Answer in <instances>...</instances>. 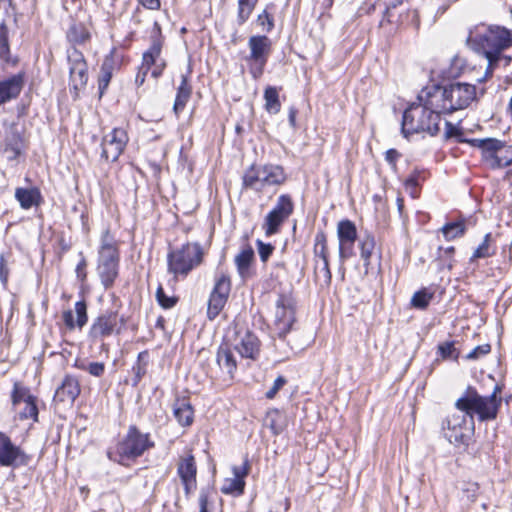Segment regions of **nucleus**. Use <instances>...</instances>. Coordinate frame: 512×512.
<instances>
[{"mask_svg":"<svg viewBox=\"0 0 512 512\" xmlns=\"http://www.w3.org/2000/svg\"><path fill=\"white\" fill-rule=\"evenodd\" d=\"M466 45L487 60L484 76L479 81L491 78L500 66L507 67L512 57L504 51L512 46V31L495 24H479L469 30Z\"/></svg>","mask_w":512,"mask_h":512,"instance_id":"f257e3e1","label":"nucleus"},{"mask_svg":"<svg viewBox=\"0 0 512 512\" xmlns=\"http://www.w3.org/2000/svg\"><path fill=\"white\" fill-rule=\"evenodd\" d=\"M155 447L150 433H143L136 425H130L126 434L115 444L108 448L107 457L109 460L129 467L145 452Z\"/></svg>","mask_w":512,"mask_h":512,"instance_id":"f03ea898","label":"nucleus"},{"mask_svg":"<svg viewBox=\"0 0 512 512\" xmlns=\"http://www.w3.org/2000/svg\"><path fill=\"white\" fill-rule=\"evenodd\" d=\"M502 386L496 384L489 396H481L476 388L468 386L463 395L456 401V408L468 416L477 415L480 421L496 419L502 398L498 396Z\"/></svg>","mask_w":512,"mask_h":512,"instance_id":"7ed1b4c3","label":"nucleus"},{"mask_svg":"<svg viewBox=\"0 0 512 512\" xmlns=\"http://www.w3.org/2000/svg\"><path fill=\"white\" fill-rule=\"evenodd\" d=\"M441 116L428 110L420 101L412 102L403 112L401 133L404 138L412 134L427 133L436 136L440 131Z\"/></svg>","mask_w":512,"mask_h":512,"instance_id":"20e7f679","label":"nucleus"},{"mask_svg":"<svg viewBox=\"0 0 512 512\" xmlns=\"http://www.w3.org/2000/svg\"><path fill=\"white\" fill-rule=\"evenodd\" d=\"M204 251L200 243L187 242L167 254V269L175 278H185L203 261Z\"/></svg>","mask_w":512,"mask_h":512,"instance_id":"39448f33","label":"nucleus"},{"mask_svg":"<svg viewBox=\"0 0 512 512\" xmlns=\"http://www.w3.org/2000/svg\"><path fill=\"white\" fill-rule=\"evenodd\" d=\"M473 432V417L468 416L465 412L452 414L443 423L444 437L455 446L468 445Z\"/></svg>","mask_w":512,"mask_h":512,"instance_id":"423d86ee","label":"nucleus"},{"mask_svg":"<svg viewBox=\"0 0 512 512\" xmlns=\"http://www.w3.org/2000/svg\"><path fill=\"white\" fill-rule=\"evenodd\" d=\"M272 42L266 35H253L248 40L250 54L247 60L250 64V74L254 79H258L264 72L267 64Z\"/></svg>","mask_w":512,"mask_h":512,"instance_id":"0eeeda50","label":"nucleus"},{"mask_svg":"<svg viewBox=\"0 0 512 512\" xmlns=\"http://www.w3.org/2000/svg\"><path fill=\"white\" fill-rule=\"evenodd\" d=\"M294 203L289 194H281L276 204L264 219L263 229L266 236H272L280 231L284 222L293 214Z\"/></svg>","mask_w":512,"mask_h":512,"instance_id":"6e6552de","label":"nucleus"},{"mask_svg":"<svg viewBox=\"0 0 512 512\" xmlns=\"http://www.w3.org/2000/svg\"><path fill=\"white\" fill-rule=\"evenodd\" d=\"M295 301L288 294H280L276 301L275 333L280 339H284L291 331L295 322Z\"/></svg>","mask_w":512,"mask_h":512,"instance_id":"1a4fd4ad","label":"nucleus"},{"mask_svg":"<svg viewBox=\"0 0 512 512\" xmlns=\"http://www.w3.org/2000/svg\"><path fill=\"white\" fill-rule=\"evenodd\" d=\"M231 292V279L226 273L215 275L214 287L209 295L207 317L214 320L225 307Z\"/></svg>","mask_w":512,"mask_h":512,"instance_id":"9d476101","label":"nucleus"},{"mask_svg":"<svg viewBox=\"0 0 512 512\" xmlns=\"http://www.w3.org/2000/svg\"><path fill=\"white\" fill-rule=\"evenodd\" d=\"M123 324V317H119L118 313L115 311L108 310L94 319L88 335L94 341L102 340L105 337L111 336L113 333L118 335L121 333Z\"/></svg>","mask_w":512,"mask_h":512,"instance_id":"9b49d317","label":"nucleus"},{"mask_svg":"<svg viewBox=\"0 0 512 512\" xmlns=\"http://www.w3.org/2000/svg\"><path fill=\"white\" fill-rule=\"evenodd\" d=\"M420 101L428 110L441 116L442 113L449 114L448 112V94L447 87L441 85H432L425 87L417 96Z\"/></svg>","mask_w":512,"mask_h":512,"instance_id":"f8f14e48","label":"nucleus"},{"mask_svg":"<svg viewBox=\"0 0 512 512\" xmlns=\"http://www.w3.org/2000/svg\"><path fill=\"white\" fill-rule=\"evenodd\" d=\"M446 87L449 113L468 107L476 98V87L474 85L456 82Z\"/></svg>","mask_w":512,"mask_h":512,"instance_id":"ddd939ff","label":"nucleus"},{"mask_svg":"<svg viewBox=\"0 0 512 512\" xmlns=\"http://www.w3.org/2000/svg\"><path fill=\"white\" fill-rule=\"evenodd\" d=\"M30 457L18 446L14 445L11 439L0 432V465L4 467L26 466Z\"/></svg>","mask_w":512,"mask_h":512,"instance_id":"4468645a","label":"nucleus"},{"mask_svg":"<svg viewBox=\"0 0 512 512\" xmlns=\"http://www.w3.org/2000/svg\"><path fill=\"white\" fill-rule=\"evenodd\" d=\"M120 252L98 253L97 272L105 289L113 286L119 273Z\"/></svg>","mask_w":512,"mask_h":512,"instance_id":"2eb2a0df","label":"nucleus"},{"mask_svg":"<svg viewBox=\"0 0 512 512\" xmlns=\"http://www.w3.org/2000/svg\"><path fill=\"white\" fill-rule=\"evenodd\" d=\"M128 140V134L125 129L114 128L103 138L101 157L111 162L117 161L123 153Z\"/></svg>","mask_w":512,"mask_h":512,"instance_id":"dca6fc26","label":"nucleus"},{"mask_svg":"<svg viewBox=\"0 0 512 512\" xmlns=\"http://www.w3.org/2000/svg\"><path fill=\"white\" fill-rule=\"evenodd\" d=\"M233 348L242 358L255 360L260 352L258 337L248 329H239L235 332Z\"/></svg>","mask_w":512,"mask_h":512,"instance_id":"f3484780","label":"nucleus"},{"mask_svg":"<svg viewBox=\"0 0 512 512\" xmlns=\"http://www.w3.org/2000/svg\"><path fill=\"white\" fill-rule=\"evenodd\" d=\"M337 235L339 239V257L342 261L354 255L353 245L358 239L355 224L350 220H342L338 223Z\"/></svg>","mask_w":512,"mask_h":512,"instance_id":"a211bd4d","label":"nucleus"},{"mask_svg":"<svg viewBox=\"0 0 512 512\" xmlns=\"http://www.w3.org/2000/svg\"><path fill=\"white\" fill-rule=\"evenodd\" d=\"M177 474L184 486L185 494L188 496L193 490L196 489V474L197 467L194 456L189 454L181 459L177 467Z\"/></svg>","mask_w":512,"mask_h":512,"instance_id":"6ab92c4d","label":"nucleus"},{"mask_svg":"<svg viewBox=\"0 0 512 512\" xmlns=\"http://www.w3.org/2000/svg\"><path fill=\"white\" fill-rule=\"evenodd\" d=\"M24 86V76L21 73L11 75L0 81V106L16 99Z\"/></svg>","mask_w":512,"mask_h":512,"instance_id":"aec40b11","label":"nucleus"},{"mask_svg":"<svg viewBox=\"0 0 512 512\" xmlns=\"http://www.w3.org/2000/svg\"><path fill=\"white\" fill-rule=\"evenodd\" d=\"M24 150V139L22 133L11 127L5 134L3 152L8 161L16 160Z\"/></svg>","mask_w":512,"mask_h":512,"instance_id":"412c9836","label":"nucleus"},{"mask_svg":"<svg viewBox=\"0 0 512 512\" xmlns=\"http://www.w3.org/2000/svg\"><path fill=\"white\" fill-rule=\"evenodd\" d=\"M79 394L80 385L78 380L71 375H67L61 385L56 389L54 401L64 404H73Z\"/></svg>","mask_w":512,"mask_h":512,"instance_id":"4be33fe9","label":"nucleus"},{"mask_svg":"<svg viewBox=\"0 0 512 512\" xmlns=\"http://www.w3.org/2000/svg\"><path fill=\"white\" fill-rule=\"evenodd\" d=\"M216 361L222 372L226 373L229 379H233L237 360L232 345L228 342L222 343L217 350Z\"/></svg>","mask_w":512,"mask_h":512,"instance_id":"5701e85b","label":"nucleus"},{"mask_svg":"<svg viewBox=\"0 0 512 512\" xmlns=\"http://www.w3.org/2000/svg\"><path fill=\"white\" fill-rule=\"evenodd\" d=\"M76 320H74L72 310H65L62 313L63 322L68 330H73L76 327L82 329L88 321L87 304L84 300L75 303Z\"/></svg>","mask_w":512,"mask_h":512,"instance_id":"b1692460","label":"nucleus"},{"mask_svg":"<svg viewBox=\"0 0 512 512\" xmlns=\"http://www.w3.org/2000/svg\"><path fill=\"white\" fill-rule=\"evenodd\" d=\"M15 199L24 210H28L32 207H39L43 203V196L38 187L16 188Z\"/></svg>","mask_w":512,"mask_h":512,"instance_id":"393cba45","label":"nucleus"},{"mask_svg":"<svg viewBox=\"0 0 512 512\" xmlns=\"http://www.w3.org/2000/svg\"><path fill=\"white\" fill-rule=\"evenodd\" d=\"M157 31L151 35V45L147 51L143 53L142 57V69L149 71L151 67L156 64L162 50V39L160 27L155 23Z\"/></svg>","mask_w":512,"mask_h":512,"instance_id":"a878e982","label":"nucleus"},{"mask_svg":"<svg viewBox=\"0 0 512 512\" xmlns=\"http://www.w3.org/2000/svg\"><path fill=\"white\" fill-rule=\"evenodd\" d=\"M191 68H188L186 74L181 75V82L177 88L176 97L173 105V111L178 116L185 108L192 95V86L189 83Z\"/></svg>","mask_w":512,"mask_h":512,"instance_id":"bb28decb","label":"nucleus"},{"mask_svg":"<svg viewBox=\"0 0 512 512\" xmlns=\"http://www.w3.org/2000/svg\"><path fill=\"white\" fill-rule=\"evenodd\" d=\"M116 66L117 62L114 58V53L112 51L109 55H107L104 58L100 68V75L98 78V92L100 98L104 95L105 91L107 90Z\"/></svg>","mask_w":512,"mask_h":512,"instance_id":"cd10ccee","label":"nucleus"},{"mask_svg":"<svg viewBox=\"0 0 512 512\" xmlns=\"http://www.w3.org/2000/svg\"><path fill=\"white\" fill-rule=\"evenodd\" d=\"M173 414L181 426H190L194 419V410L186 398H177L173 405Z\"/></svg>","mask_w":512,"mask_h":512,"instance_id":"c85d7f7f","label":"nucleus"},{"mask_svg":"<svg viewBox=\"0 0 512 512\" xmlns=\"http://www.w3.org/2000/svg\"><path fill=\"white\" fill-rule=\"evenodd\" d=\"M70 86L74 90L75 96L78 95V91L85 87L88 82V65L82 64L78 66L69 67Z\"/></svg>","mask_w":512,"mask_h":512,"instance_id":"c756f323","label":"nucleus"},{"mask_svg":"<svg viewBox=\"0 0 512 512\" xmlns=\"http://www.w3.org/2000/svg\"><path fill=\"white\" fill-rule=\"evenodd\" d=\"M149 362V352L147 350L141 351L137 360L132 366L131 372L133 374L131 378L132 387H137L144 375L147 372V366Z\"/></svg>","mask_w":512,"mask_h":512,"instance_id":"7c9ffc66","label":"nucleus"},{"mask_svg":"<svg viewBox=\"0 0 512 512\" xmlns=\"http://www.w3.org/2000/svg\"><path fill=\"white\" fill-rule=\"evenodd\" d=\"M358 244L360 247V255L364 261L365 273H368V267L370 264V258L375 248L374 236L370 233H365L358 238Z\"/></svg>","mask_w":512,"mask_h":512,"instance_id":"2f4dec72","label":"nucleus"},{"mask_svg":"<svg viewBox=\"0 0 512 512\" xmlns=\"http://www.w3.org/2000/svg\"><path fill=\"white\" fill-rule=\"evenodd\" d=\"M263 172L267 174L266 184L269 186L281 185L287 178L283 167L280 165L265 164L263 165Z\"/></svg>","mask_w":512,"mask_h":512,"instance_id":"473e14b6","label":"nucleus"},{"mask_svg":"<svg viewBox=\"0 0 512 512\" xmlns=\"http://www.w3.org/2000/svg\"><path fill=\"white\" fill-rule=\"evenodd\" d=\"M265 110L270 114H277L281 110L278 89L267 86L264 90Z\"/></svg>","mask_w":512,"mask_h":512,"instance_id":"72a5a7b5","label":"nucleus"},{"mask_svg":"<svg viewBox=\"0 0 512 512\" xmlns=\"http://www.w3.org/2000/svg\"><path fill=\"white\" fill-rule=\"evenodd\" d=\"M254 259V250L251 247L243 249L236 257L235 264L239 275L244 278L248 272L250 265Z\"/></svg>","mask_w":512,"mask_h":512,"instance_id":"f704fd0d","label":"nucleus"},{"mask_svg":"<svg viewBox=\"0 0 512 512\" xmlns=\"http://www.w3.org/2000/svg\"><path fill=\"white\" fill-rule=\"evenodd\" d=\"M315 260L325 262L328 260L327 237L324 231L320 230L316 233L313 247Z\"/></svg>","mask_w":512,"mask_h":512,"instance_id":"c9c22d12","label":"nucleus"},{"mask_svg":"<svg viewBox=\"0 0 512 512\" xmlns=\"http://www.w3.org/2000/svg\"><path fill=\"white\" fill-rule=\"evenodd\" d=\"M433 296V292H430L427 288H422L413 294L410 304L416 309L424 310L429 306Z\"/></svg>","mask_w":512,"mask_h":512,"instance_id":"e433bc0d","label":"nucleus"},{"mask_svg":"<svg viewBox=\"0 0 512 512\" xmlns=\"http://www.w3.org/2000/svg\"><path fill=\"white\" fill-rule=\"evenodd\" d=\"M90 37L89 32L83 24H73L67 31V39L73 44H82Z\"/></svg>","mask_w":512,"mask_h":512,"instance_id":"4c0bfd02","label":"nucleus"},{"mask_svg":"<svg viewBox=\"0 0 512 512\" xmlns=\"http://www.w3.org/2000/svg\"><path fill=\"white\" fill-rule=\"evenodd\" d=\"M245 480L236 478L225 479L221 492L226 495L240 496L244 493Z\"/></svg>","mask_w":512,"mask_h":512,"instance_id":"58836bf2","label":"nucleus"},{"mask_svg":"<svg viewBox=\"0 0 512 512\" xmlns=\"http://www.w3.org/2000/svg\"><path fill=\"white\" fill-rule=\"evenodd\" d=\"M243 187L261 191L258 166L251 165L243 175Z\"/></svg>","mask_w":512,"mask_h":512,"instance_id":"ea45409f","label":"nucleus"},{"mask_svg":"<svg viewBox=\"0 0 512 512\" xmlns=\"http://www.w3.org/2000/svg\"><path fill=\"white\" fill-rule=\"evenodd\" d=\"M437 354L443 360L458 361L460 351L455 347V341H446L438 344Z\"/></svg>","mask_w":512,"mask_h":512,"instance_id":"a19ab883","label":"nucleus"},{"mask_svg":"<svg viewBox=\"0 0 512 512\" xmlns=\"http://www.w3.org/2000/svg\"><path fill=\"white\" fill-rule=\"evenodd\" d=\"M258 0H238L237 23L243 25L251 16Z\"/></svg>","mask_w":512,"mask_h":512,"instance_id":"79ce46f5","label":"nucleus"},{"mask_svg":"<svg viewBox=\"0 0 512 512\" xmlns=\"http://www.w3.org/2000/svg\"><path fill=\"white\" fill-rule=\"evenodd\" d=\"M491 233H487L484 236L482 243L475 249L470 261L473 262L475 259L488 258L495 254V248L491 247Z\"/></svg>","mask_w":512,"mask_h":512,"instance_id":"37998d69","label":"nucleus"},{"mask_svg":"<svg viewBox=\"0 0 512 512\" xmlns=\"http://www.w3.org/2000/svg\"><path fill=\"white\" fill-rule=\"evenodd\" d=\"M465 222L464 221H455L446 223L442 228V233L446 240H452L457 237H460L465 232Z\"/></svg>","mask_w":512,"mask_h":512,"instance_id":"c03bdc74","label":"nucleus"},{"mask_svg":"<svg viewBox=\"0 0 512 512\" xmlns=\"http://www.w3.org/2000/svg\"><path fill=\"white\" fill-rule=\"evenodd\" d=\"M315 277L321 286H329L331 283V271L329 268V261L318 262L315 260Z\"/></svg>","mask_w":512,"mask_h":512,"instance_id":"a18cd8bd","label":"nucleus"},{"mask_svg":"<svg viewBox=\"0 0 512 512\" xmlns=\"http://www.w3.org/2000/svg\"><path fill=\"white\" fill-rule=\"evenodd\" d=\"M36 401L37 399L35 396H27V398H25V406L19 412L20 419L38 420V407Z\"/></svg>","mask_w":512,"mask_h":512,"instance_id":"49530a36","label":"nucleus"},{"mask_svg":"<svg viewBox=\"0 0 512 512\" xmlns=\"http://www.w3.org/2000/svg\"><path fill=\"white\" fill-rule=\"evenodd\" d=\"M0 59L5 62L10 60L8 29L3 23L0 24Z\"/></svg>","mask_w":512,"mask_h":512,"instance_id":"de8ad7c7","label":"nucleus"},{"mask_svg":"<svg viewBox=\"0 0 512 512\" xmlns=\"http://www.w3.org/2000/svg\"><path fill=\"white\" fill-rule=\"evenodd\" d=\"M156 300L163 309H171L177 304L178 297L175 295H167L163 287L159 285L156 290Z\"/></svg>","mask_w":512,"mask_h":512,"instance_id":"09e8293b","label":"nucleus"},{"mask_svg":"<svg viewBox=\"0 0 512 512\" xmlns=\"http://www.w3.org/2000/svg\"><path fill=\"white\" fill-rule=\"evenodd\" d=\"M114 251H119L118 244L114 237L110 234V231L107 229L101 235V244L98 253Z\"/></svg>","mask_w":512,"mask_h":512,"instance_id":"8fccbe9b","label":"nucleus"},{"mask_svg":"<svg viewBox=\"0 0 512 512\" xmlns=\"http://www.w3.org/2000/svg\"><path fill=\"white\" fill-rule=\"evenodd\" d=\"M506 147V143L497 138H484L483 145L481 147V152H492L498 153L502 149Z\"/></svg>","mask_w":512,"mask_h":512,"instance_id":"3c124183","label":"nucleus"},{"mask_svg":"<svg viewBox=\"0 0 512 512\" xmlns=\"http://www.w3.org/2000/svg\"><path fill=\"white\" fill-rule=\"evenodd\" d=\"M257 24L262 27V30L269 33L274 28V18L268 13L265 9L262 13H260L257 17Z\"/></svg>","mask_w":512,"mask_h":512,"instance_id":"603ef678","label":"nucleus"},{"mask_svg":"<svg viewBox=\"0 0 512 512\" xmlns=\"http://www.w3.org/2000/svg\"><path fill=\"white\" fill-rule=\"evenodd\" d=\"M27 396H32L29 393V390L27 388L15 383L14 387H13L12 394H11L13 405L16 406V405L20 404L21 402L25 403V398H27Z\"/></svg>","mask_w":512,"mask_h":512,"instance_id":"864d4df0","label":"nucleus"},{"mask_svg":"<svg viewBox=\"0 0 512 512\" xmlns=\"http://www.w3.org/2000/svg\"><path fill=\"white\" fill-rule=\"evenodd\" d=\"M67 60L69 67L86 64L83 53L75 47H71L67 50Z\"/></svg>","mask_w":512,"mask_h":512,"instance_id":"5fc2aeb1","label":"nucleus"},{"mask_svg":"<svg viewBox=\"0 0 512 512\" xmlns=\"http://www.w3.org/2000/svg\"><path fill=\"white\" fill-rule=\"evenodd\" d=\"M491 352V345L486 343L482 345L476 346L474 349H472L465 358L467 360H478L481 357L489 354Z\"/></svg>","mask_w":512,"mask_h":512,"instance_id":"6e6d98bb","label":"nucleus"},{"mask_svg":"<svg viewBox=\"0 0 512 512\" xmlns=\"http://www.w3.org/2000/svg\"><path fill=\"white\" fill-rule=\"evenodd\" d=\"M259 257L262 262H266L274 251V246L271 243H265L261 240L256 241Z\"/></svg>","mask_w":512,"mask_h":512,"instance_id":"4d7b16f0","label":"nucleus"},{"mask_svg":"<svg viewBox=\"0 0 512 512\" xmlns=\"http://www.w3.org/2000/svg\"><path fill=\"white\" fill-rule=\"evenodd\" d=\"M481 159L483 162L487 163L491 169H501L502 164L499 162V155L497 153L481 152Z\"/></svg>","mask_w":512,"mask_h":512,"instance_id":"13d9d810","label":"nucleus"},{"mask_svg":"<svg viewBox=\"0 0 512 512\" xmlns=\"http://www.w3.org/2000/svg\"><path fill=\"white\" fill-rule=\"evenodd\" d=\"M286 379L285 377L283 376H278L274 383H273V386L265 393V396L267 399H273L276 394L278 393V391L286 384Z\"/></svg>","mask_w":512,"mask_h":512,"instance_id":"bf43d9fd","label":"nucleus"},{"mask_svg":"<svg viewBox=\"0 0 512 512\" xmlns=\"http://www.w3.org/2000/svg\"><path fill=\"white\" fill-rule=\"evenodd\" d=\"M95 377H101L105 371V365L102 362H90L86 367H82Z\"/></svg>","mask_w":512,"mask_h":512,"instance_id":"052dcab7","label":"nucleus"},{"mask_svg":"<svg viewBox=\"0 0 512 512\" xmlns=\"http://www.w3.org/2000/svg\"><path fill=\"white\" fill-rule=\"evenodd\" d=\"M277 416H279L277 410L267 415L268 427L271 429L274 435H279L283 430V427L280 424H278L275 418Z\"/></svg>","mask_w":512,"mask_h":512,"instance_id":"680f3d73","label":"nucleus"},{"mask_svg":"<svg viewBox=\"0 0 512 512\" xmlns=\"http://www.w3.org/2000/svg\"><path fill=\"white\" fill-rule=\"evenodd\" d=\"M250 469L249 461L245 459L242 466H233L232 472L234 475V478L245 480V477L248 475Z\"/></svg>","mask_w":512,"mask_h":512,"instance_id":"e2e57ef3","label":"nucleus"},{"mask_svg":"<svg viewBox=\"0 0 512 512\" xmlns=\"http://www.w3.org/2000/svg\"><path fill=\"white\" fill-rule=\"evenodd\" d=\"M8 277H9L8 263H7V260L5 259V255L1 254L0 255V281L4 286H6V284L8 282Z\"/></svg>","mask_w":512,"mask_h":512,"instance_id":"0e129e2a","label":"nucleus"},{"mask_svg":"<svg viewBox=\"0 0 512 512\" xmlns=\"http://www.w3.org/2000/svg\"><path fill=\"white\" fill-rule=\"evenodd\" d=\"M479 486L477 483H468L466 488L463 489V493L469 501H474L478 495Z\"/></svg>","mask_w":512,"mask_h":512,"instance_id":"69168bd1","label":"nucleus"},{"mask_svg":"<svg viewBox=\"0 0 512 512\" xmlns=\"http://www.w3.org/2000/svg\"><path fill=\"white\" fill-rule=\"evenodd\" d=\"M79 256L81 257L79 263L76 266V276L79 280L84 281L86 279V266L87 262L82 252L79 253Z\"/></svg>","mask_w":512,"mask_h":512,"instance_id":"338daca9","label":"nucleus"},{"mask_svg":"<svg viewBox=\"0 0 512 512\" xmlns=\"http://www.w3.org/2000/svg\"><path fill=\"white\" fill-rule=\"evenodd\" d=\"M499 162L502 164L501 168H505L512 165V145L505 149V153L499 156Z\"/></svg>","mask_w":512,"mask_h":512,"instance_id":"774afa93","label":"nucleus"}]
</instances>
